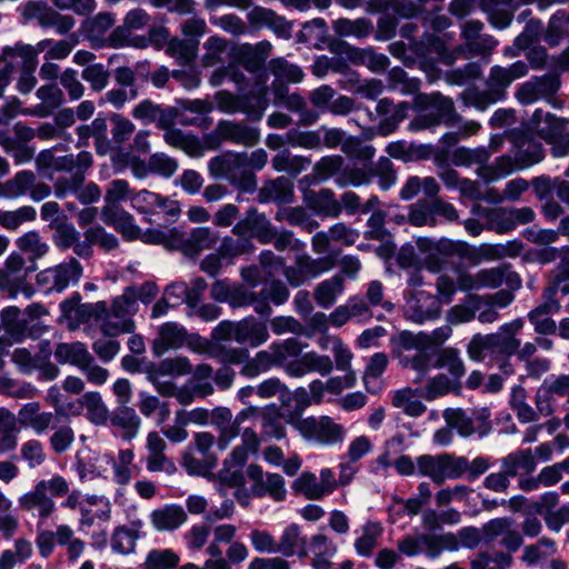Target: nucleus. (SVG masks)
I'll return each instance as SVG.
<instances>
[{
    "label": "nucleus",
    "instance_id": "obj_1",
    "mask_svg": "<svg viewBox=\"0 0 569 569\" xmlns=\"http://www.w3.org/2000/svg\"><path fill=\"white\" fill-rule=\"evenodd\" d=\"M397 349L399 363L417 372L415 381L421 380L432 368L449 371V376L437 373L427 380L421 391L425 399L435 400L460 386L466 369L457 349H432L426 338L412 336L408 330L399 333Z\"/></svg>",
    "mask_w": 569,
    "mask_h": 569
},
{
    "label": "nucleus",
    "instance_id": "obj_2",
    "mask_svg": "<svg viewBox=\"0 0 569 569\" xmlns=\"http://www.w3.org/2000/svg\"><path fill=\"white\" fill-rule=\"evenodd\" d=\"M159 292L153 281H144L140 286L124 288L122 295L107 301H97L84 305L88 315L94 319L100 329L109 335H122L134 331L133 316L139 310V302L144 306L151 303Z\"/></svg>",
    "mask_w": 569,
    "mask_h": 569
},
{
    "label": "nucleus",
    "instance_id": "obj_3",
    "mask_svg": "<svg viewBox=\"0 0 569 569\" xmlns=\"http://www.w3.org/2000/svg\"><path fill=\"white\" fill-rule=\"evenodd\" d=\"M54 412H40L38 402L32 401L24 403L19 410L20 420L30 426L37 435H43L53 431L50 437V446L53 452H66L74 441V433L70 427V418L68 412L78 411L81 406L72 402L56 403Z\"/></svg>",
    "mask_w": 569,
    "mask_h": 569
},
{
    "label": "nucleus",
    "instance_id": "obj_4",
    "mask_svg": "<svg viewBox=\"0 0 569 569\" xmlns=\"http://www.w3.org/2000/svg\"><path fill=\"white\" fill-rule=\"evenodd\" d=\"M174 216H141L140 223L134 216H101L102 221L113 226L123 239L128 241L141 240L147 244H161L177 247L181 243L180 233L168 223V218Z\"/></svg>",
    "mask_w": 569,
    "mask_h": 569
},
{
    "label": "nucleus",
    "instance_id": "obj_5",
    "mask_svg": "<svg viewBox=\"0 0 569 569\" xmlns=\"http://www.w3.org/2000/svg\"><path fill=\"white\" fill-rule=\"evenodd\" d=\"M522 326V319L518 318L501 325L495 333L475 335L468 346L469 355L476 359L511 358L520 347L517 333Z\"/></svg>",
    "mask_w": 569,
    "mask_h": 569
},
{
    "label": "nucleus",
    "instance_id": "obj_6",
    "mask_svg": "<svg viewBox=\"0 0 569 569\" xmlns=\"http://www.w3.org/2000/svg\"><path fill=\"white\" fill-rule=\"evenodd\" d=\"M36 270L37 263L29 257L11 252L0 268V290L10 298L23 295L26 299H30L36 291L31 282Z\"/></svg>",
    "mask_w": 569,
    "mask_h": 569
},
{
    "label": "nucleus",
    "instance_id": "obj_7",
    "mask_svg": "<svg viewBox=\"0 0 569 569\" xmlns=\"http://www.w3.org/2000/svg\"><path fill=\"white\" fill-rule=\"evenodd\" d=\"M301 437L319 447H336L343 443L347 429L329 416H309L295 423Z\"/></svg>",
    "mask_w": 569,
    "mask_h": 569
},
{
    "label": "nucleus",
    "instance_id": "obj_8",
    "mask_svg": "<svg viewBox=\"0 0 569 569\" xmlns=\"http://www.w3.org/2000/svg\"><path fill=\"white\" fill-rule=\"evenodd\" d=\"M51 356V342L41 340L37 346L30 348H17L11 360L21 372L38 371L41 379L50 381L59 375L58 367L50 361Z\"/></svg>",
    "mask_w": 569,
    "mask_h": 569
},
{
    "label": "nucleus",
    "instance_id": "obj_9",
    "mask_svg": "<svg viewBox=\"0 0 569 569\" xmlns=\"http://www.w3.org/2000/svg\"><path fill=\"white\" fill-rule=\"evenodd\" d=\"M216 438L209 432H196L182 456V465L191 476L204 477L217 467V456L212 452Z\"/></svg>",
    "mask_w": 569,
    "mask_h": 569
},
{
    "label": "nucleus",
    "instance_id": "obj_10",
    "mask_svg": "<svg viewBox=\"0 0 569 569\" xmlns=\"http://www.w3.org/2000/svg\"><path fill=\"white\" fill-rule=\"evenodd\" d=\"M42 218L48 220L52 241L59 250L71 249L80 259H89V240L86 239V231H78L69 221V216H42Z\"/></svg>",
    "mask_w": 569,
    "mask_h": 569
},
{
    "label": "nucleus",
    "instance_id": "obj_11",
    "mask_svg": "<svg viewBox=\"0 0 569 569\" xmlns=\"http://www.w3.org/2000/svg\"><path fill=\"white\" fill-rule=\"evenodd\" d=\"M83 272L81 263L76 258L47 268L36 277L37 291L48 296L53 292L61 293L69 286L77 284Z\"/></svg>",
    "mask_w": 569,
    "mask_h": 569
},
{
    "label": "nucleus",
    "instance_id": "obj_12",
    "mask_svg": "<svg viewBox=\"0 0 569 569\" xmlns=\"http://www.w3.org/2000/svg\"><path fill=\"white\" fill-rule=\"evenodd\" d=\"M331 268L332 261L329 257L312 258L307 253H299L291 266L283 268V276L291 287L298 288Z\"/></svg>",
    "mask_w": 569,
    "mask_h": 569
},
{
    "label": "nucleus",
    "instance_id": "obj_13",
    "mask_svg": "<svg viewBox=\"0 0 569 569\" xmlns=\"http://www.w3.org/2000/svg\"><path fill=\"white\" fill-rule=\"evenodd\" d=\"M445 418L462 437L478 435L482 438L488 435L490 429L489 415L485 409L481 411H468L461 408L447 409Z\"/></svg>",
    "mask_w": 569,
    "mask_h": 569
},
{
    "label": "nucleus",
    "instance_id": "obj_14",
    "mask_svg": "<svg viewBox=\"0 0 569 569\" xmlns=\"http://www.w3.org/2000/svg\"><path fill=\"white\" fill-rule=\"evenodd\" d=\"M249 307L263 319H269L272 313L271 305L282 306L290 297V291L284 282L272 279L262 284L259 291L249 290Z\"/></svg>",
    "mask_w": 569,
    "mask_h": 569
},
{
    "label": "nucleus",
    "instance_id": "obj_15",
    "mask_svg": "<svg viewBox=\"0 0 569 569\" xmlns=\"http://www.w3.org/2000/svg\"><path fill=\"white\" fill-rule=\"evenodd\" d=\"M247 247L248 250L253 248L248 239H239L237 241L224 239L217 252L209 253L202 259L200 268L209 277L216 278L221 268L230 263L233 257L244 252Z\"/></svg>",
    "mask_w": 569,
    "mask_h": 569
},
{
    "label": "nucleus",
    "instance_id": "obj_16",
    "mask_svg": "<svg viewBox=\"0 0 569 569\" xmlns=\"http://www.w3.org/2000/svg\"><path fill=\"white\" fill-rule=\"evenodd\" d=\"M248 473L253 480L251 492L256 497H270L274 501H282L287 497L284 479L280 473H263L259 466H250Z\"/></svg>",
    "mask_w": 569,
    "mask_h": 569
},
{
    "label": "nucleus",
    "instance_id": "obj_17",
    "mask_svg": "<svg viewBox=\"0 0 569 569\" xmlns=\"http://www.w3.org/2000/svg\"><path fill=\"white\" fill-rule=\"evenodd\" d=\"M168 218L170 227L174 228L181 236L182 241L177 247H166L170 250H182L184 252H197L202 249L209 248L217 239L214 230L209 227L193 228L190 232H187L182 226L178 224L177 218Z\"/></svg>",
    "mask_w": 569,
    "mask_h": 569
},
{
    "label": "nucleus",
    "instance_id": "obj_18",
    "mask_svg": "<svg viewBox=\"0 0 569 569\" xmlns=\"http://www.w3.org/2000/svg\"><path fill=\"white\" fill-rule=\"evenodd\" d=\"M476 280L478 287L489 289H498L505 284L509 290L517 291L522 286L521 277L508 263L480 270Z\"/></svg>",
    "mask_w": 569,
    "mask_h": 569
},
{
    "label": "nucleus",
    "instance_id": "obj_19",
    "mask_svg": "<svg viewBox=\"0 0 569 569\" xmlns=\"http://www.w3.org/2000/svg\"><path fill=\"white\" fill-rule=\"evenodd\" d=\"M333 369V362L327 355H319L315 351L300 352L298 357L288 365L286 372L290 377L300 378L317 372L320 376H328Z\"/></svg>",
    "mask_w": 569,
    "mask_h": 569
},
{
    "label": "nucleus",
    "instance_id": "obj_20",
    "mask_svg": "<svg viewBox=\"0 0 569 569\" xmlns=\"http://www.w3.org/2000/svg\"><path fill=\"white\" fill-rule=\"evenodd\" d=\"M188 332L182 325L168 321L159 327L158 335L151 345L152 353L161 357L170 350H177L187 342Z\"/></svg>",
    "mask_w": 569,
    "mask_h": 569
},
{
    "label": "nucleus",
    "instance_id": "obj_21",
    "mask_svg": "<svg viewBox=\"0 0 569 569\" xmlns=\"http://www.w3.org/2000/svg\"><path fill=\"white\" fill-rule=\"evenodd\" d=\"M192 365L186 357L166 358L154 365L149 376L159 390L163 383H173L172 379L191 373Z\"/></svg>",
    "mask_w": 569,
    "mask_h": 569
},
{
    "label": "nucleus",
    "instance_id": "obj_22",
    "mask_svg": "<svg viewBox=\"0 0 569 569\" xmlns=\"http://www.w3.org/2000/svg\"><path fill=\"white\" fill-rule=\"evenodd\" d=\"M293 198L295 184L291 179L284 176L266 180L257 194L260 203L288 204L293 201Z\"/></svg>",
    "mask_w": 569,
    "mask_h": 569
},
{
    "label": "nucleus",
    "instance_id": "obj_23",
    "mask_svg": "<svg viewBox=\"0 0 569 569\" xmlns=\"http://www.w3.org/2000/svg\"><path fill=\"white\" fill-rule=\"evenodd\" d=\"M277 553L284 558L297 556L299 559H303L308 557V538L302 535L299 525L290 523L284 527L279 541H277Z\"/></svg>",
    "mask_w": 569,
    "mask_h": 569
},
{
    "label": "nucleus",
    "instance_id": "obj_24",
    "mask_svg": "<svg viewBox=\"0 0 569 569\" xmlns=\"http://www.w3.org/2000/svg\"><path fill=\"white\" fill-rule=\"evenodd\" d=\"M211 298L219 303H228L232 308L249 307V290L242 284L228 279L216 280L210 290Z\"/></svg>",
    "mask_w": 569,
    "mask_h": 569
},
{
    "label": "nucleus",
    "instance_id": "obj_25",
    "mask_svg": "<svg viewBox=\"0 0 569 569\" xmlns=\"http://www.w3.org/2000/svg\"><path fill=\"white\" fill-rule=\"evenodd\" d=\"M109 428L114 436L130 441L139 431L140 418L133 408L118 406L110 412Z\"/></svg>",
    "mask_w": 569,
    "mask_h": 569
},
{
    "label": "nucleus",
    "instance_id": "obj_26",
    "mask_svg": "<svg viewBox=\"0 0 569 569\" xmlns=\"http://www.w3.org/2000/svg\"><path fill=\"white\" fill-rule=\"evenodd\" d=\"M142 528L143 522L140 519H134L128 525L116 527L110 538L112 551L119 555L132 553L137 540L144 536Z\"/></svg>",
    "mask_w": 569,
    "mask_h": 569
},
{
    "label": "nucleus",
    "instance_id": "obj_27",
    "mask_svg": "<svg viewBox=\"0 0 569 569\" xmlns=\"http://www.w3.org/2000/svg\"><path fill=\"white\" fill-rule=\"evenodd\" d=\"M513 146L518 149V169H526L539 163L545 158L542 144L535 141L529 134L512 131L510 134Z\"/></svg>",
    "mask_w": 569,
    "mask_h": 569
},
{
    "label": "nucleus",
    "instance_id": "obj_28",
    "mask_svg": "<svg viewBox=\"0 0 569 569\" xmlns=\"http://www.w3.org/2000/svg\"><path fill=\"white\" fill-rule=\"evenodd\" d=\"M269 339L267 323L260 321L253 316H248L237 321V340L240 345H247L257 348Z\"/></svg>",
    "mask_w": 569,
    "mask_h": 569
},
{
    "label": "nucleus",
    "instance_id": "obj_29",
    "mask_svg": "<svg viewBox=\"0 0 569 569\" xmlns=\"http://www.w3.org/2000/svg\"><path fill=\"white\" fill-rule=\"evenodd\" d=\"M408 315L416 323L438 319L441 315L440 301L437 297L421 291L408 303Z\"/></svg>",
    "mask_w": 569,
    "mask_h": 569
},
{
    "label": "nucleus",
    "instance_id": "obj_30",
    "mask_svg": "<svg viewBox=\"0 0 569 569\" xmlns=\"http://www.w3.org/2000/svg\"><path fill=\"white\" fill-rule=\"evenodd\" d=\"M187 518L186 510L178 503H167L150 513L151 523L158 531H174Z\"/></svg>",
    "mask_w": 569,
    "mask_h": 569
},
{
    "label": "nucleus",
    "instance_id": "obj_31",
    "mask_svg": "<svg viewBox=\"0 0 569 569\" xmlns=\"http://www.w3.org/2000/svg\"><path fill=\"white\" fill-rule=\"evenodd\" d=\"M111 507L104 496H88V501L80 512L81 529L90 528L96 521L106 522L110 519Z\"/></svg>",
    "mask_w": 569,
    "mask_h": 569
},
{
    "label": "nucleus",
    "instance_id": "obj_32",
    "mask_svg": "<svg viewBox=\"0 0 569 569\" xmlns=\"http://www.w3.org/2000/svg\"><path fill=\"white\" fill-rule=\"evenodd\" d=\"M20 505L33 516L44 520L50 517L56 506L51 497L46 492V487L39 485L34 491H29L20 498Z\"/></svg>",
    "mask_w": 569,
    "mask_h": 569
},
{
    "label": "nucleus",
    "instance_id": "obj_33",
    "mask_svg": "<svg viewBox=\"0 0 569 569\" xmlns=\"http://www.w3.org/2000/svg\"><path fill=\"white\" fill-rule=\"evenodd\" d=\"M266 216H244V219L233 226V231L238 234L246 236L247 227L251 226L248 232L250 237L257 238L261 243L273 242L277 230L269 221H266Z\"/></svg>",
    "mask_w": 569,
    "mask_h": 569
},
{
    "label": "nucleus",
    "instance_id": "obj_34",
    "mask_svg": "<svg viewBox=\"0 0 569 569\" xmlns=\"http://www.w3.org/2000/svg\"><path fill=\"white\" fill-rule=\"evenodd\" d=\"M243 157L240 153H226L212 158L208 169L213 178H224L232 182L237 173L244 169Z\"/></svg>",
    "mask_w": 569,
    "mask_h": 569
},
{
    "label": "nucleus",
    "instance_id": "obj_35",
    "mask_svg": "<svg viewBox=\"0 0 569 569\" xmlns=\"http://www.w3.org/2000/svg\"><path fill=\"white\" fill-rule=\"evenodd\" d=\"M132 201L138 204L139 210L149 211L159 209L163 213H180L181 207L178 201L162 197L159 193L151 192L149 190H141L134 192Z\"/></svg>",
    "mask_w": 569,
    "mask_h": 569
},
{
    "label": "nucleus",
    "instance_id": "obj_36",
    "mask_svg": "<svg viewBox=\"0 0 569 569\" xmlns=\"http://www.w3.org/2000/svg\"><path fill=\"white\" fill-rule=\"evenodd\" d=\"M343 292L345 278L341 274H335L318 283L313 291V298L318 307L329 309Z\"/></svg>",
    "mask_w": 569,
    "mask_h": 569
},
{
    "label": "nucleus",
    "instance_id": "obj_37",
    "mask_svg": "<svg viewBox=\"0 0 569 569\" xmlns=\"http://www.w3.org/2000/svg\"><path fill=\"white\" fill-rule=\"evenodd\" d=\"M101 459L112 467L113 481L118 485L126 486L130 482L132 472L131 466L134 459L132 449H121L116 458L112 452H106Z\"/></svg>",
    "mask_w": 569,
    "mask_h": 569
},
{
    "label": "nucleus",
    "instance_id": "obj_38",
    "mask_svg": "<svg viewBox=\"0 0 569 569\" xmlns=\"http://www.w3.org/2000/svg\"><path fill=\"white\" fill-rule=\"evenodd\" d=\"M217 130L222 139L249 147L254 146L260 138L257 129L230 121H221Z\"/></svg>",
    "mask_w": 569,
    "mask_h": 569
},
{
    "label": "nucleus",
    "instance_id": "obj_39",
    "mask_svg": "<svg viewBox=\"0 0 569 569\" xmlns=\"http://www.w3.org/2000/svg\"><path fill=\"white\" fill-rule=\"evenodd\" d=\"M382 531L383 529L379 521H366L361 527V535L353 543L356 553L362 558H371Z\"/></svg>",
    "mask_w": 569,
    "mask_h": 569
},
{
    "label": "nucleus",
    "instance_id": "obj_40",
    "mask_svg": "<svg viewBox=\"0 0 569 569\" xmlns=\"http://www.w3.org/2000/svg\"><path fill=\"white\" fill-rule=\"evenodd\" d=\"M501 463L508 475L513 477H516L519 471L525 475H531L538 466V461L531 449H519L510 452L501 459Z\"/></svg>",
    "mask_w": 569,
    "mask_h": 569
},
{
    "label": "nucleus",
    "instance_id": "obj_41",
    "mask_svg": "<svg viewBox=\"0 0 569 569\" xmlns=\"http://www.w3.org/2000/svg\"><path fill=\"white\" fill-rule=\"evenodd\" d=\"M303 202L306 207L318 213H339L341 206L335 199V194L329 189H321L319 191L307 190L303 193Z\"/></svg>",
    "mask_w": 569,
    "mask_h": 569
},
{
    "label": "nucleus",
    "instance_id": "obj_42",
    "mask_svg": "<svg viewBox=\"0 0 569 569\" xmlns=\"http://www.w3.org/2000/svg\"><path fill=\"white\" fill-rule=\"evenodd\" d=\"M0 325L6 335L14 342L24 341L26 317L16 306H8L0 311Z\"/></svg>",
    "mask_w": 569,
    "mask_h": 569
},
{
    "label": "nucleus",
    "instance_id": "obj_43",
    "mask_svg": "<svg viewBox=\"0 0 569 569\" xmlns=\"http://www.w3.org/2000/svg\"><path fill=\"white\" fill-rule=\"evenodd\" d=\"M220 357L223 366L214 372L213 382L220 389H228L232 385L236 376L230 366L241 363L247 355L242 352V350L230 349L222 352Z\"/></svg>",
    "mask_w": 569,
    "mask_h": 569
},
{
    "label": "nucleus",
    "instance_id": "obj_44",
    "mask_svg": "<svg viewBox=\"0 0 569 569\" xmlns=\"http://www.w3.org/2000/svg\"><path fill=\"white\" fill-rule=\"evenodd\" d=\"M52 353L59 363H69L79 369L90 356L86 345L82 342H60L56 346Z\"/></svg>",
    "mask_w": 569,
    "mask_h": 569
},
{
    "label": "nucleus",
    "instance_id": "obj_45",
    "mask_svg": "<svg viewBox=\"0 0 569 569\" xmlns=\"http://www.w3.org/2000/svg\"><path fill=\"white\" fill-rule=\"evenodd\" d=\"M271 163L276 171L296 178L311 164V160L303 156H291L288 150H283L272 158Z\"/></svg>",
    "mask_w": 569,
    "mask_h": 569
},
{
    "label": "nucleus",
    "instance_id": "obj_46",
    "mask_svg": "<svg viewBox=\"0 0 569 569\" xmlns=\"http://www.w3.org/2000/svg\"><path fill=\"white\" fill-rule=\"evenodd\" d=\"M247 357L243 358L241 372L248 378H256L267 372L272 367H278L272 350L258 351L253 358H248V352L243 351Z\"/></svg>",
    "mask_w": 569,
    "mask_h": 569
},
{
    "label": "nucleus",
    "instance_id": "obj_47",
    "mask_svg": "<svg viewBox=\"0 0 569 569\" xmlns=\"http://www.w3.org/2000/svg\"><path fill=\"white\" fill-rule=\"evenodd\" d=\"M134 192L131 191L129 182L123 179L112 180L104 193V208L102 213H112L119 209V206L122 201L127 199L132 200V196Z\"/></svg>",
    "mask_w": 569,
    "mask_h": 569
},
{
    "label": "nucleus",
    "instance_id": "obj_48",
    "mask_svg": "<svg viewBox=\"0 0 569 569\" xmlns=\"http://www.w3.org/2000/svg\"><path fill=\"white\" fill-rule=\"evenodd\" d=\"M306 346L297 337L284 339L280 342H272L270 350H272L276 363L278 367L288 369V365L291 363L300 352H302Z\"/></svg>",
    "mask_w": 569,
    "mask_h": 569
},
{
    "label": "nucleus",
    "instance_id": "obj_49",
    "mask_svg": "<svg viewBox=\"0 0 569 569\" xmlns=\"http://www.w3.org/2000/svg\"><path fill=\"white\" fill-rule=\"evenodd\" d=\"M423 552L428 559H438L443 551H457V545L453 543V533L443 532L441 535H426L423 536Z\"/></svg>",
    "mask_w": 569,
    "mask_h": 569
},
{
    "label": "nucleus",
    "instance_id": "obj_50",
    "mask_svg": "<svg viewBox=\"0 0 569 569\" xmlns=\"http://www.w3.org/2000/svg\"><path fill=\"white\" fill-rule=\"evenodd\" d=\"M556 552V542L551 538L541 537L536 543L525 547L521 561L529 567H533Z\"/></svg>",
    "mask_w": 569,
    "mask_h": 569
},
{
    "label": "nucleus",
    "instance_id": "obj_51",
    "mask_svg": "<svg viewBox=\"0 0 569 569\" xmlns=\"http://www.w3.org/2000/svg\"><path fill=\"white\" fill-rule=\"evenodd\" d=\"M250 19L253 22L261 23L271 28L278 36L282 38L288 39L291 36L290 24L271 10L256 8L250 12Z\"/></svg>",
    "mask_w": 569,
    "mask_h": 569
},
{
    "label": "nucleus",
    "instance_id": "obj_52",
    "mask_svg": "<svg viewBox=\"0 0 569 569\" xmlns=\"http://www.w3.org/2000/svg\"><path fill=\"white\" fill-rule=\"evenodd\" d=\"M332 28L339 37H356L360 39L367 37L371 32L372 24L365 18L356 20L340 18L333 21Z\"/></svg>",
    "mask_w": 569,
    "mask_h": 569
},
{
    "label": "nucleus",
    "instance_id": "obj_53",
    "mask_svg": "<svg viewBox=\"0 0 569 569\" xmlns=\"http://www.w3.org/2000/svg\"><path fill=\"white\" fill-rule=\"evenodd\" d=\"M18 247V251H12L14 254L29 257L36 263L48 251V244L41 241L39 233L36 231H28L21 236Z\"/></svg>",
    "mask_w": 569,
    "mask_h": 569
},
{
    "label": "nucleus",
    "instance_id": "obj_54",
    "mask_svg": "<svg viewBox=\"0 0 569 569\" xmlns=\"http://www.w3.org/2000/svg\"><path fill=\"white\" fill-rule=\"evenodd\" d=\"M513 557L503 551H482L471 560V569H508L511 567Z\"/></svg>",
    "mask_w": 569,
    "mask_h": 569
},
{
    "label": "nucleus",
    "instance_id": "obj_55",
    "mask_svg": "<svg viewBox=\"0 0 569 569\" xmlns=\"http://www.w3.org/2000/svg\"><path fill=\"white\" fill-rule=\"evenodd\" d=\"M479 308V296L469 295L463 301L450 308L448 319L455 325L469 322L476 319Z\"/></svg>",
    "mask_w": 569,
    "mask_h": 569
},
{
    "label": "nucleus",
    "instance_id": "obj_56",
    "mask_svg": "<svg viewBox=\"0 0 569 569\" xmlns=\"http://www.w3.org/2000/svg\"><path fill=\"white\" fill-rule=\"evenodd\" d=\"M392 406L410 416L420 417L426 411L423 402L415 397L410 388L399 389L392 397Z\"/></svg>",
    "mask_w": 569,
    "mask_h": 569
},
{
    "label": "nucleus",
    "instance_id": "obj_57",
    "mask_svg": "<svg viewBox=\"0 0 569 569\" xmlns=\"http://www.w3.org/2000/svg\"><path fill=\"white\" fill-rule=\"evenodd\" d=\"M479 218L489 219V231L506 234L518 226L531 222L535 216H479Z\"/></svg>",
    "mask_w": 569,
    "mask_h": 569
},
{
    "label": "nucleus",
    "instance_id": "obj_58",
    "mask_svg": "<svg viewBox=\"0 0 569 569\" xmlns=\"http://www.w3.org/2000/svg\"><path fill=\"white\" fill-rule=\"evenodd\" d=\"M242 112H244L252 120L261 119L268 102L266 98V89L258 88L249 93L241 96Z\"/></svg>",
    "mask_w": 569,
    "mask_h": 569
},
{
    "label": "nucleus",
    "instance_id": "obj_59",
    "mask_svg": "<svg viewBox=\"0 0 569 569\" xmlns=\"http://www.w3.org/2000/svg\"><path fill=\"white\" fill-rule=\"evenodd\" d=\"M441 467H442V453L441 455H422L417 457V476L428 477L436 485H441Z\"/></svg>",
    "mask_w": 569,
    "mask_h": 569
},
{
    "label": "nucleus",
    "instance_id": "obj_60",
    "mask_svg": "<svg viewBox=\"0 0 569 569\" xmlns=\"http://www.w3.org/2000/svg\"><path fill=\"white\" fill-rule=\"evenodd\" d=\"M491 153L486 148H458L455 150L452 154V162L455 166H465L470 167L472 164H483L487 163Z\"/></svg>",
    "mask_w": 569,
    "mask_h": 569
},
{
    "label": "nucleus",
    "instance_id": "obj_61",
    "mask_svg": "<svg viewBox=\"0 0 569 569\" xmlns=\"http://www.w3.org/2000/svg\"><path fill=\"white\" fill-rule=\"evenodd\" d=\"M292 489L295 492L302 493L308 499H320L325 497L318 477L310 471L302 472L293 481Z\"/></svg>",
    "mask_w": 569,
    "mask_h": 569
},
{
    "label": "nucleus",
    "instance_id": "obj_62",
    "mask_svg": "<svg viewBox=\"0 0 569 569\" xmlns=\"http://www.w3.org/2000/svg\"><path fill=\"white\" fill-rule=\"evenodd\" d=\"M345 160L341 156H326L322 157L316 164L313 166L312 176L317 181H325L330 179L331 177L338 174L342 167Z\"/></svg>",
    "mask_w": 569,
    "mask_h": 569
},
{
    "label": "nucleus",
    "instance_id": "obj_63",
    "mask_svg": "<svg viewBox=\"0 0 569 569\" xmlns=\"http://www.w3.org/2000/svg\"><path fill=\"white\" fill-rule=\"evenodd\" d=\"M38 98L42 101L38 114L47 116L63 102V93L56 84L42 86L37 90Z\"/></svg>",
    "mask_w": 569,
    "mask_h": 569
},
{
    "label": "nucleus",
    "instance_id": "obj_64",
    "mask_svg": "<svg viewBox=\"0 0 569 569\" xmlns=\"http://www.w3.org/2000/svg\"><path fill=\"white\" fill-rule=\"evenodd\" d=\"M178 562L179 557L169 549L151 550L146 558L143 569H173Z\"/></svg>",
    "mask_w": 569,
    "mask_h": 569
}]
</instances>
